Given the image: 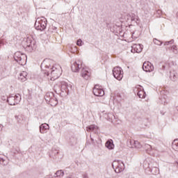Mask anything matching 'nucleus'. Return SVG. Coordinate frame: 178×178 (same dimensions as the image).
<instances>
[{
  "label": "nucleus",
  "instance_id": "9d476101",
  "mask_svg": "<svg viewBox=\"0 0 178 178\" xmlns=\"http://www.w3.org/2000/svg\"><path fill=\"white\" fill-rule=\"evenodd\" d=\"M93 94L96 97H104L105 92L102 88H99V86L95 85L93 88Z\"/></svg>",
  "mask_w": 178,
  "mask_h": 178
},
{
  "label": "nucleus",
  "instance_id": "6e6552de",
  "mask_svg": "<svg viewBox=\"0 0 178 178\" xmlns=\"http://www.w3.org/2000/svg\"><path fill=\"white\" fill-rule=\"evenodd\" d=\"M14 59L16 62H17L20 65V64L23 63V62H22V61L24 60V59H26V55L20 53V51H17L14 54Z\"/></svg>",
  "mask_w": 178,
  "mask_h": 178
},
{
  "label": "nucleus",
  "instance_id": "0eeeda50",
  "mask_svg": "<svg viewBox=\"0 0 178 178\" xmlns=\"http://www.w3.org/2000/svg\"><path fill=\"white\" fill-rule=\"evenodd\" d=\"M71 69L72 72L74 73L79 72L80 69H83V62L81 60H78L77 61H75L71 67Z\"/></svg>",
  "mask_w": 178,
  "mask_h": 178
},
{
  "label": "nucleus",
  "instance_id": "e433bc0d",
  "mask_svg": "<svg viewBox=\"0 0 178 178\" xmlns=\"http://www.w3.org/2000/svg\"><path fill=\"white\" fill-rule=\"evenodd\" d=\"M83 178H88V175H87V174H84V175H83Z\"/></svg>",
  "mask_w": 178,
  "mask_h": 178
},
{
  "label": "nucleus",
  "instance_id": "20e7f679",
  "mask_svg": "<svg viewBox=\"0 0 178 178\" xmlns=\"http://www.w3.org/2000/svg\"><path fill=\"white\" fill-rule=\"evenodd\" d=\"M20 101H22V96L19 94L15 96L10 95L7 99V102L11 106L17 105Z\"/></svg>",
  "mask_w": 178,
  "mask_h": 178
},
{
  "label": "nucleus",
  "instance_id": "4468645a",
  "mask_svg": "<svg viewBox=\"0 0 178 178\" xmlns=\"http://www.w3.org/2000/svg\"><path fill=\"white\" fill-rule=\"evenodd\" d=\"M136 90H137V95L138 97H139V98H145V92L141 89V86L140 85H138L136 87Z\"/></svg>",
  "mask_w": 178,
  "mask_h": 178
},
{
  "label": "nucleus",
  "instance_id": "4be33fe9",
  "mask_svg": "<svg viewBox=\"0 0 178 178\" xmlns=\"http://www.w3.org/2000/svg\"><path fill=\"white\" fill-rule=\"evenodd\" d=\"M96 131H98V127L95 126V124L90 125L86 128L87 131H93V130H95Z\"/></svg>",
  "mask_w": 178,
  "mask_h": 178
},
{
  "label": "nucleus",
  "instance_id": "79ce46f5",
  "mask_svg": "<svg viewBox=\"0 0 178 178\" xmlns=\"http://www.w3.org/2000/svg\"><path fill=\"white\" fill-rule=\"evenodd\" d=\"M67 178H72V175H69Z\"/></svg>",
  "mask_w": 178,
  "mask_h": 178
},
{
  "label": "nucleus",
  "instance_id": "2f4dec72",
  "mask_svg": "<svg viewBox=\"0 0 178 178\" xmlns=\"http://www.w3.org/2000/svg\"><path fill=\"white\" fill-rule=\"evenodd\" d=\"M173 42H175V40H171L170 41L165 42L164 45H169V44H173Z\"/></svg>",
  "mask_w": 178,
  "mask_h": 178
},
{
  "label": "nucleus",
  "instance_id": "a211bd4d",
  "mask_svg": "<svg viewBox=\"0 0 178 178\" xmlns=\"http://www.w3.org/2000/svg\"><path fill=\"white\" fill-rule=\"evenodd\" d=\"M170 79L172 81H177L178 79V74L175 71L170 72Z\"/></svg>",
  "mask_w": 178,
  "mask_h": 178
},
{
  "label": "nucleus",
  "instance_id": "473e14b6",
  "mask_svg": "<svg viewBox=\"0 0 178 178\" xmlns=\"http://www.w3.org/2000/svg\"><path fill=\"white\" fill-rule=\"evenodd\" d=\"M0 163L1 165H6V163H5V159L3 158L0 157Z\"/></svg>",
  "mask_w": 178,
  "mask_h": 178
},
{
  "label": "nucleus",
  "instance_id": "cd10ccee",
  "mask_svg": "<svg viewBox=\"0 0 178 178\" xmlns=\"http://www.w3.org/2000/svg\"><path fill=\"white\" fill-rule=\"evenodd\" d=\"M153 42L154 44H155L156 45H162V42L159 40L158 39H154L153 40Z\"/></svg>",
  "mask_w": 178,
  "mask_h": 178
},
{
  "label": "nucleus",
  "instance_id": "5701e85b",
  "mask_svg": "<svg viewBox=\"0 0 178 178\" xmlns=\"http://www.w3.org/2000/svg\"><path fill=\"white\" fill-rule=\"evenodd\" d=\"M65 175V172H63V170H60L56 171V172L54 174V177H63Z\"/></svg>",
  "mask_w": 178,
  "mask_h": 178
},
{
  "label": "nucleus",
  "instance_id": "f3484780",
  "mask_svg": "<svg viewBox=\"0 0 178 178\" xmlns=\"http://www.w3.org/2000/svg\"><path fill=\"white\" fill-rule=\"evenodd\" d=\"M105 147L108 148V149H113V148H115L113 140L112 139L108 140L105 143Z\"/></svg>",
  "mask_w": 178,
  "mask_h": 178
},
{
  "label": "nucleus",
  "instance_id": "bb28decb",
  "mask_svg": "<svg viewBox=\"0 0 178 178\" xmlns=\"http://www.w3.org/2000/svg\"><path fill=\"white\" fill-rule=\"evenodd\" d=\"M137 17L134 14H131V21L137 23Z\"/></svg>",
  "mask_w": 178,
  "mask_h": 178
},
{
  "label": "nucleus",
  "instance_id": "a19ab883",
  "mask_svg": "<svg viewBox=\"0 0 178 178\" xmlns=\"http://www.w3.org/2000/svg\"><path fill=\"white\" fill-rule=\"evenodd\" d=\"M91 141H92V143H94V138H91Z\"/></svg>",
  "mask_w": 178,
  "mask_h": 178
},
{
  "label": "nucleus",
  "instance_id": "ea45409f",
  "mask_svg": "<svg viewBox=\"0 0 178 178\" xmlns=\"http://www.w3.org/2000/svg\"><path fill=\"white\" fill-rule=\"evenodd\" d=\"M3 45V42L2 41H0V47H2Z\"/></svg>",
  "mask_w": 178,
  "mask_h": 178
},
{
  "label": "nucleus",
  "instance_id": "c9c22d12",
  "mask_svg": "<svg viewBox=\"0 0 178 178\" xmlns=\"http://www.w3.org/2000/svg\"><path fill=\"white\" fill-rule=\"evenodd\" d=\"M2 129H3V125L0 124V131H1Z\"/></svg>",
  "mask_w": 178,
  "mask_h": 178
},
{
  "label": "nucleus",
  "instance_id": "f8f14e48",
  "mask_svg": "<svg viewBox=\"0 0 178 178\" xmlns=\"http://www.w3.org/2000/svg\"><path fill=\"white\" fill-rule=\"evenodd\" d=\"M81 76L85 80H88L91 77V72L88 71V69L83 67L81 71Z\"/></svg>",
  "mask_w": 178,
  "mask_h": 178
},
{
  "label": "nucleus",
  "instance_id": "72a5a7b5",
  "mask_svg": "<svg viewBox=\"0 0 178 178\" xmlns=\"http://www.w3.org/2000/svg\"><path fill=\"white\" fill-rule=\"evenodd\" d=\"M136 34V32H133L132 33V38H138L139 35H135Z\"/></svg>",
  "mask_w": 178,
  "mask_h": 178
},
{
  "label": "nucleus",
  "instance_id": "58836bf2",
  "mask_svg": "<svg viewBox=\"0 0 178 178\" xmlns=\"http://www.w3.org/2000/svg\"><path fill=\"white\" fill-rule=\"evenodd\" d=\"M162 104H163V105H166V100L164 99V101L161 102Z\"/></svg>",
  "mask_w": 178,
  "mask_h": 178
},
{
  "label": "nucleus",
  "instance_id": "7c9ffc66",
  "mask_svg": "<svg viewBox=\"0 0 178 178\" xmlns=\"http://www.w3.org/2000/svg\"><path fill=\"white\" fill-rule=\"evenodd\" d=\"M76 45H78V47H81V45H83V40L79 39L76 42Z\"/></svg>",
  "mask_w": 178,
  "mask_h": 178
},
{
  "label": "nucleus",
  "instance_id": "f257e3e1",
  "mask_svg": "<svg viewBox=\"0 0 178 178\" xmlns=\"http://www.w3.org/2000/svg\"><path fill=\"white\" fill-rule=\"evenodd\" d=\"M40 67L42 69L41 74H43L44 77L50 76L51 81L59 79L62 74V67L58 64L51 67V65L47 64V60H45L42 63Z\"/></svg>",
  "mask_w": 178,
  "mask_h": 178
},
{
  "label": "nucleus",
  "instance_id": "f03ea898",
  "mask_svg": "<svg viewBox=\"0 0 178 178\" xmlns=\"http://www.w3.org/2000/svg\"><path fill=\"white\" fill-rule=\"evenodd\" d=\"M47 23H48V21L45 17H38L35 22V29L39 31H44L47 29Z\"/></svg>",
  "mask_w": 178,
  "mask_h": 178
},
{
  "label": "nucleus",
  "instance_id": "4c0bfd02",
  "mask_svg": "<svg viewBox=\"0 0 178 178\" xmlns=\"http://www.w3.org/2000/svg\"><path fill=\"white\" fill-rule=\"evenodd\" d=\"M58 154H59V152L55 150V151H54V155H58Z\"/></svg>",
  "mask_w": 178,
  "mask_h": 178
},
{
  "label": "nucleus",
  "instance_id": "1a4fd4ad",
  "mask_svg": "<svg viewBox=\"0 0 178 178\" xmlns=\"http://www.w3.org/2000/svg\"><path fill=\"white\" fill-rule=\"evenodd\" d=\"M143 70L144 72L151 73V72H154V65L149 61H146L143 65Z\"/></svg>",
  "mask_w": 178,
  "mask_h": 178
},
{
  "label": "nucleus",
  "instance_id": "6ab92c4d",
  "mask_svg": "<svg viewBox=\"0 0 178 178\" xmlns=\"http://www.w3.org/2000/svg\"><path fill=\"white\" fill-rule=\"evenodd\" d=\"M130 144L132 145L131 148H138V149H140L142 147L141 144L138 140H131L130 141Z\"/></svg>",
  "mask_w": 178,
  "mask_h": 178
},
{
  "label": "nucleus",
  "instance_id": "423d86ee",
  "mask_svg": "<svg viewBox=\"0 0 178 178\" xmlns=\"http://www.w3.org/2000/svg\"><path fill=\"white\" fill-rule=\"evenodd\" d=\"M24 45L26 49H28L29 51H31L35 49V41L31 40L30 38H28L26 40Z\"/></svg>",
  "mask_w": 178,
  "mask_h": 178
},
{
  "label": "nucleus",
  "instance_id": "9b49d317",
  "mask_svg": "<svg viewBox=\"0 0 178 178\" xmlns=\"http://www.w3.org/2000/svg\"><path fill=\"white\" fill-rule=\"evenodd\" d=\"M131 52L134 54L136 52V54H140L143 51V49L144 48V46L141 44H135L131 47Z\"/></svg>",
  "mask_w": 178,
  "mask_h": 178
},
{
  "label": "nucleus",
  "instance_id": "dca6fc26",
  "mask_svg": "<svg viewBox=\"0 0 178 178\" xmlns=\"http://www.w3.org/2000/svg\"><path fill=\"white\" fill-rule=\"evenodd\" d=\"M18 79L22 83H24V81H27V72L24 71L21 72L18 76Z\"/></svg>",
  "mask_w": 178,
  "mask_h": 178
},
{
  "label": "nucleus",
  "instance_id": "c756f323",
  "mask_svg": "<svg viewBox=\"0 0 178 178\" xmlns=\"http://www.w3.org/2000/svg\"><path fill=\"white\" fill-rule=\"evenodd\" d=\"M145 148H146L147 151H151V149H152V146L148 144H145Z\"/></svg>",
  "mask_w": 178,
  "mask_h": 178
},
{
  "label": "nucleus",
  "instance_id": "2eb2a0df",
  "mask_svg": "<svg viewBox=\"0 0 178 178\" xmlns=\"http://www.w3.org/2000/svg\"><path fill=\"white\" fill-rule=\"evenodd\" d=\"M60 91L62 92H69V85H67V83L63 81L61 82L60 88Z\"/></svg>",
  "mask_w": 178,
  "mask_h": 178
},
{
  "label": "nucleus",
  "instance_id": "c85d7f7f",
  "mask_svg": "<svg viewBox=\"0 0 178 178\" xmlns=\"http://www.w3.org/2000/svg\"><path fill=\"white\" fill-rule=\"evenodd\" d=\"M171 51H172V52L174 53V54H177V52H178V51H177V46H172V47H171Z\"/></svg>",
  "mask_w": 178,
  "mask_h": 178
},
{
  "label": "nucleus",
  "instance_id": "f704fd0d",
  "mask_svg": "<svg viewBox=\"0 0 178 178\" xmlns=\"http://www.w3.org/2000/svg\"><path fill=\"white\" fill-rule=\"evenodd\" d=\"M58 87H59V86H58V85H56V86H54L55 92H57V93L59 92V90H57Z\"/></svg>",
  "mask_w": 178,
  "mask_h": 178
},
{
  "label": "nucleus",
  "instance_id": "a878e982",
  "mask_svg": "<svg viewBox=\"0 0 178 178\" xmlns=\"http://www.w3.org/2000/svg\"><path fill=\"white\" fill-rule=\"evenodd\" d=\"M151 172L153 173V175H158V173H159V168L156 167H153L151 169Z\"/></svg>",
  "mask_w": 178,
  "mask_h": 178
},
{
  "label": "nucleus",
  "instance_id": "ddd939ff",
  "mask_svg": "<svg viewBox=\"0 0 178 178\" xmlns=\"http://www.w3.org/2000/svg\"><path fill=\"white\" fill-rule=\"evenodd\" d=\"M39 130H40V133H41V134H45L48 133V130H49V125L47 123L42 124L39 127Z\"/></svg>",
  "mask_w": 178,
  "mask_h": 178
},
{
  "label": "nucleus",
  "instance_id": "b1692460",
  "mask_svg": "<svg viewBox=\"0 0 178 178\" xmlns=\"http://www.w3.org/2000/svg\"><path fill=\"white\" fill-rule=\"evenodd\" d=\"M70 145H75V144H77V138L74 137H71L70 138V141H69Z\"/></svg>",
  "mask_w": 178,
  "mask_h": 178
},
{
  "label": "nucleus",
  "instance_id": "39448f33",
  "mask_svg": "<svg viewBox=\"0 0 178 178\" xmlns=\"http://www.w3.org/2000/svg\"><path fill=\"white\" fill-rule=\"evenodd\" d=\"M113 74L115 79L119 81L123 79V70L120 67H115L113 70Z\"/></svg>",
  "mask_w": 178,
  "mask_h": 178
},
{
  "label": "nucleus",
  "instance_id": "7ed1b4c3",
  "mask_svg": "<svg viewBox=\"0 0 178 178\" xmlns=\"http://www.w3.org/2000/svg\"><path fill=\"white\" fill-rule=\"evenodd\" d=\"M112 166L115 173H121V172L124 170V163H123L122 161H114L112 163Z\"/></svg>",
  "mask_w": 178,
  "mask_h": 178
},
{
  "label": "nucleus",
  "instance_id": "aec40b11",
  "mask_svg": "<svg viewBox=\"0 0 178 178\" xmlns=\"http://www.w3.org/2000/svg\"><path fill=\"white\" fill-rule=\"evenodd\" d=\"M54 97V93L52 92H47L46 95L44 96V99L47 104Z\"/></svg>",
  "mask_w": 178,
  "mask_h": 178
},
{
  "label": "nucleus",
  "instance_id": "412c9836",
  "mask_svg": "<svg viewBox=\"0 0 178 178\" xmlns=\"http://www.w3.org/2000/svg\"><path fill=\"white\" fill-rule=\"evenodd\" d=\"M49 104L51 106H56V105H58V99H56V97H55V96H54V95H53V98L51 99H50V101L49 102Z\"/></svg>",
  "mask_w": 178,
  "mask_h": 178
},
{
  "label": "nucleus",
  "instance_id": "393cba45",
  "mask_svg": "<svg viewBox=\"0 0 178 178\" xmlns=\"http://www.w3.org/2000/svg\"><path fill=\"white\" fill-rule=\"evenodd\" d=\"M172 148L175 149V151H178V139L175 140L172 143Z\"/></svg>",
  "mask_w": 178,
  "mask_h": 178
}]
</instances>
